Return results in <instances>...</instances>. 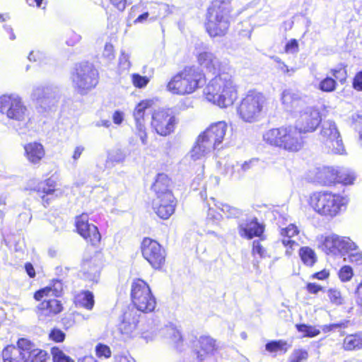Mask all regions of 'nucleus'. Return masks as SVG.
Segmentation results:
<instances>
[{
    "instance_id": "1",
    "label": "nucleus",
    "mask_w": 362,
    "mask_h": 362,
    "mask_svg": "<svg viewBox=\"0 0 362 362\" xmlns=\"http://www.w3.org/2000/svg\"><path fill=\"white\" fill-rule=\"evenodd\" d=\"M198 64L206 71L218 73L204 89L206 100L221 108L231 106L238 98L237 86L227 64L222 63L211 52L204 50L197 54Z\"/></svg>"
},
{
    "instance_id": "2",
    "label": "nucleus",
    "mask_w": 362,
    "mask_h": 362,
    "mask_svg": "<svg viewBox=\"0 0 362 362\" xmlns=\"http://www.w3.org/2000/svg\"><path fill=\"white\" fill-rule=\"evenodd\" d=\"M0 112L14 122V127L19 134H25L31 127L30 110L18 95H1Z\"/></svg>"
},
{
    "instance_id": "3",
    "label": "nucleus",
    "mask_w": 362,
    "mask_h": 362,
    "mask_svg": "<svg viewBox=\"0 0 362 362\" xmlns=\"http://www.w3.org/2000/svg\"><path fill=\"white\" fill-rule=\"evenodd\" d=\"M348 199L329 191L315 192L309 197L310 207L319 215L327 218L337 216L345 209Z\"/></svg>"
},
{
    "instance_id": "4",
    "label": "nucleus",
    "mask_w": 362,
    "mask_h": 362,
    "mask_svg": "<svg viewBox=\"0 0 362 362\" xmlns=\"http://www.w3.org/2000/svg\"><path fill=\"white\" fill-rule=\"evenodd\" d=\"M204 83V75L194 66H187L173 76L166 90L173 95H185L194 93Z\"/></svg>"
},
{
    "instance_id": "5",
    "label": "nucleus",
    "mask_w": 362,
    "mask_h": 362,
    "mask_svg": "<svg viewBox=\"0 0 362 362\" xmlns=\"http://www.w3.org/2000/svg\"><path fill=\"white\" fill-rule=\"evenodd\" d=\"M205 26L211 37L225 35L230 26V10L225 4L213 3L208 9Z\"/></svg>"
},
{
    "instance_id": "6",
    "label": "nucleus",
    "mask_w": 362,
    "mask_h": 362,
    "mask_svg": "<svg viewBox=\"0 0 362 362\" xmlns=\"http://www.w3.org/2000/svg\"><path fill=\"white\" fill-rule=\"evenodd\" d=\"M319 140L329 152L340 155L345 153L341 134L337 124L332 120L327 119L322 123Z\"/></svg>"
},
{
    "instance_id": "7",
    "label": "nucleus",
    "mask_w": 362,
    "mask_h": 362,
    "mask_svg": "<svg viewBox=\"0 0 362 362\" xmlns=\"http://www.w3.org/2000/svg\"><path fill=\"white\" fill-rule=\"evenodd\" d=\"M131 297L134 305L141 312H151L156 307V298L148 284L141 279H134L132 283Z\"/></svg>"
},
{
    "instance_id": "8",
    "label": "nucleus",
    "mask_w": 362,
    "mask_h": 362,
    "mask_svg": "<svg viewBox=\"0 0 362 362\" xmlns=\"http://www.w3.org/2000/svg\"><path fill=\"white\" fill-rule=\"evenodd\" d=\"M265 97L260 93L250 92L241 101L238 113L245 122H255L265 105Z\"/></svg>"
},
{
    "instance_id": "9",
    "label": "nucleus",
    "mask_w": 362,
    "mask_h": 362,
    "mask_svg": "<svg viewBox=\"0 0 362 362\" xmlns=\"http://www.w3.org/2000/svg\"><path fill=\"white\" fill-rule=\"evenodd\" d=\"M74 88L81 94H85L98 83L97 71L89 64H79L72 74Z\"/></svg>"
},
{
    "instance_id": "10",
    "label": "nucleus",
    "mask_w": 362,
    "mask_h": 362,
    "mask_svg": "<svg viewBox=\"0 0 362 362\" xmlns=\"http://www.w3.org/2000/svg\"><path fill=\"white\" fill-rule=\"evenodd\" d=\"M319 247L327 255L344 256L356 248V243L349 237L332 233L322 238Z\"/></svg>"
},
{
    "instance_id": "11",
    "label": "nucleus",
    "mask_w": 362,
    "mask_h": 362,
    "mask_svg": "<svg viewBox=\"0 0 362 362\" xmlns=\"http://www.w3.org/2000/svg\"><path fill=\"white\" fill-rule=\"evenodd\" d=\"M296 113L298 114L296 127L303 134L311 133L316 130L321 122V115L317 108L307 103Z\"/></svg>"
},
{
    "instance_id": "12",
    "label": "nucleus",
    "mask_w": 362,
    "mask_h": 362,
    "mask_svg": "<svg viewBox=\"0 0 362 362\" xmlns=\"http://www.w3.org/2000/svg\"><path fill=\"white\" fill-rule=\"evenodd\" d=\"M176 118L169 110L158 109L151 115V127L160 136H166L173 132Z\"/></svg>"
},
{
    "instance_id": "13",
    "label": "nucleus",
    "mask_w": 362,
    "mask_h": 362,
    "mask_svg": "<svg viewBox=\"0 0 362 362\" xmlns=\"http://www.w3.org/2000/svg\"><path fill=\"white\" fill-rule=\"evenodd\" d=\"M142 255L154 269H160L165 261V252L160 245L150 238H144L141 245Z\"/></svg>"
},
{
    "instance_id": "14",
    "label": "nucleus",
    "mask_w": 362,
    "mask_h": 362,
    "mask_svg": "<svg viewBox=\"0 0 362 362\" xmlns=\"http://www.w3.org/2000/svg\"><path fill=\"white\" fill-rule=\"evenodd\" d=\"M152 103V101L149 100H142L136 105L133 112L135 125L134 134L139 138L143 145H146L148 143L145 116L146 110L150 108Z\"/></svg>"
},
{
    "instance_id": "15",
    "label": "nucleus",
    "mask_w": 362,
    "mask_h": 362,
    "mask_svg": "<svg viewBox=\"0 0 362 362\" xmlns=\"http://www.w3.org/2000/svg\"><path fill=\"white\" fill-rule=\"evenodd\" d=\"M88 221V215L83 213L76 217V227L78 233L87 242L93 245H96L100 243L101 235L98 227L89 223Z\"/></svg>"
},
{
    "instance_id": "16",
    "label": "nucleus",
    "mask_w": 362,
    "mask_h": 362,
    "mask_svg": "<svg viewBox=\"0 0 362 362\" xmlns=\"http://www.w3.org/2000/svg\"><path fill=\"white\" fill-rule=\"evenodd\" d=\"M30 341L25 339H21L18 341V346H8L2 351V358L4 362H26V351L25 349H29Z\"/></svg>"
},
{
    "instance_id": "17",
    "label": "nucleus",
    "mask_w": 362,
    "mask_h": 362,
    "mask_svg": "<svg viewBox=\"0 0 362 362\" xmlns=\"http://www.w3.org/2000/svg\"><path fill=\"white\" fill-rule=\"evenodd\" d=\"M154 212L163 219H168L175 211V200L173 194L155 197L152 202Z\"/></svg>"
},
{
    "instance_id": "18",
    "label": "nucleus",
    "mask_w": 362,
    "mask_h": 362,
    "mask_svg": "<svg viewBox=\"0 0 362 362\" xmlns=\"http://www.w3.org/2000/svg\"><path fill=\"white\" fill-rule=\"evenodd\" d=\"M301 134L303 133L296 127H284L281 148L292 152L299 151L303 145Z\"/></svg>"
},
{
    "instance_id": "19",
    "label": "nucleus",
    "mask_w": 362,
    "mask_h": 362,
    "mask_svg": "<svg viewBox=\"0 0 362 362\" xmlns=\"http://www.w3.org/2000/svg\"><path fill=\"white\" fill-rule=\"evenodd\" d=\"M219 349L216 340L209 336H201L196 345V354L199 361H203L213 356Z\"/></svg>"
},
{
    "instance_id": "20",
    "label": "nucleus",
    "mask_w": 362,
    "mask_h": 362,
    "mask_svg": "<svg viewBox=\"0 0 362 362\" xmlns=\"http://www.w3.org/2000/svg\"><path fill=\"white\" fill-rule=\"evenodd\" d=\"M227 129L228 126L225 122H218L210 125L200 136L210 141L215 148L222 143Z\"/></svg>"
},
{
    "instance_id": "21",
    "label": "nucleus",
    "mask_w": 362,
    "mask_h": 362,
    "mask_svg": "<svg viewBox=\"0 0 362 362\" xmlns=\"http://www.w3.org/2000/svg\"><path fill=\"white\" fill-rule=\"evenodd\" d=\"M213 149L211 143L199 135L187 156L194 161L203 160Z\"/></svg>"
},
{
    "instance_id": "22",
    "label": "nucleus",
    "mask_w": 362,
    "mask_h": 362,
    "mask_svg": "<svg viewBox=\"0 0 362 362\" xmlns=\"http://www.w3.org/2000/svg\"><path fill=\"white\" fill-rule=\"evenodd\" d=\"M281 100L286 110L295 113L306 103L297 93L290 89L284 90L282 92Z\"/></svg>"
},
{
    "instance_id": "23",
    "label": "nucleus",
    "mask_w": 362,
    "mask_h": 362,
    "mask_svg": "<svg viewBox=\"0 0 362 362\" xmlns=\"http://www.w3.org/2000/svg\"><path fill=\"white\" fill-rule=\"evenodd\" d=\"M264 232V226L252 219L250 221L242 223L239 226V234L241 237L251 239L253 237H259Z\"/></svg>"
},
{
    "instance_id": "24",
    "label": "nucleus",
    "mask_w": 362,
    "mask_h": 362,
    "mask_svg": "<svg viewBox=\"0 0 362 362\" xmlns=\"http://www.w3.org/2000/svg\"><path fill=\"white\" fill-rule=\"evenodd\" d=\"M171 185V180L166 174H158L152 186V189L156 194V197H161L165 196L167 194H173Z\"/></svg>"
},
{
    "instance_id": "25",
    "label": "nucleus",
    "mask_w": 362,
    "mask_h": 362,
    "mask_svg": "<svg viewBox=\"0 0 362 362\" xmlns=\"http://www.w3.org/2000/svg\"><path fill=\"white\" fill-rule=\"evenodd\" d=\"M337 173L336 168L332 167H322L315 170V180L323 185H331L336 183Z\"/></svg>"
},
{
    "instance_id": "26",
    "label": "nucleus",
    "mask_w": 362,
    "mask_h": 362,
    "mask_svg": "<svg viewBox=\"0 0 362 362\" xmlns=\"http://www.w3.org/2000/svg\"><path fill=\"white\" fill-rule=\"evenodd\" d=\"M24 150L26 158L33 164L39 163L45 154L43 146L37 142L26 144Z\"/></svg>"
},
{
    "instance_id": "27",
    "label": "nucleus",
    "mask_w": 362,
    "mask_h": 362,
    "mask_svg": "<svg viewBox=\"0 0 362 362\" xmlns=\"http://www.w3.org/2000/svg\"><path fill=\"white\" fill-rule=\"evenodd\" d=\"M39 317H49L59 313L62 310V305L57 299H45L39 305Z\"/></svg>"
},
{
    "instance_id": "28",
    "label": "nucleus",
    "mask_w": 362,
    "mask_h": 362,
    "mask_svg": "<svg viewBox=\"0 0 362 362\" xmlns=\"http://www.w3.org/2000/svg\"><path fill=\"white\" fill-rule=\"evenodd\" d=\"M130 16L133 18V23L134 25L144 24L146 23L148 20H155V18L153 16L149 17L150 13L148 11V9L146 7V6L144 5V2L143 1L134 6L132 8Z\"/></svg>"
},
{
    "instance_id": "29",
    "label": "nucleus",
    "mask_w": 362,
    "mask_h": 362,
    "mask_svg": "<svg viewBox=\"0 0 362 362\" xmlns=\"http://www.w3.org/2000/svg\"><path fill=\"white\" fill-rule=\"evenodd\" d=\"M81 273L84 279L97 282L100 275V265L95 259L84 260L81 265Z\"/></svg>"
},
{
    "instance_id": "30",
    "label": "nucleus",
    "mask_w": 362,
    "mask_h": 362,
    "mask_svg": "<svg viewBox=\"0 0 362 362\" xmlns=\"http://www.w3.org/2000/svg\"><path fill=\"white\" fill-rule=\"evenodd\" d=\"M32 98L42 106L54 103L56 100L54 92L50 88L42 86L37 87L33 90Z\"/></svg>"
},
{
    "instance_id": "31",
    "label": "nucleus",
    "mask_w": 362,
    "mask_h": 362,
    "mask_svg": "<svg viewBox=\"0 0 362 362\" xmlns=\"http://www.w3.org/2000/svg\"><path fill=\"white\" fill-rule=\"evenodd\" d=\"M137 325V318L132 317L130 314H125L119 329L124 338H132L136 334Z\"/></svg>"
},
{
    "instance_id": "32",
    "label": "nucleus",
    "mask_w": 362,
    "mask_h": 362,
    "mask_svg": "<svg viewBox=\"0 0 362 362\" xmlns=\"http://www.w3.org/2000/svg\"><path fill=\"white\" fill-rule=\"evenodd\" d=\"M41 198L44 203L49 204V200L53 197H59L62 192L60 189H56L54 182L48 180L45 182L42 183L38 189Z\"/></svg>"
},
{
    "instance_id": "33",
    "label": "nucleus",
    "mask_w": 362,
    "mask_h": 362,
    "mask_svg": "<svg viewBox=\"0 0 362 362\" xmlns=\"http://www.w3.org/2000/svg\"><path fill=\"white\" fill-rule=\"evenodd\" d=\"M162 335L169 340L177 349L183 345V339L180 332L173 325H168L161 330Z\"/></svg>"
},
{
    "instance_id": "34",
    "label": "nucleus",
    "mask_w": 362,
    "mask_h": 362,
    "mask_svg": "<svg viewBox=\"0 0 362 362\" xmlns=\"http://www.w3.org/2000/svg\"><path fill=\"white\" fill-rule=\"evenodd\" d=\"M284 127L274 128L267 131L263 135L264 141L268 144L281 148L284 139Z\"/></svg>"
},
{
    "instance_id": "35",
    "label": "nucleus",
    "mask_w": 362,
    "mask_h": 362,
    "mask_svg": "<svg viewBox=\"0 0 362 362\" xmlns=\"http://www.w3.org/2000/svg\"><path fill=\"white\" fill-rule=\"evenodd\" d=\"M74 303L77 307L91 310L95 304L94 296L90 291H82L75 296Z\"/></svg>"
},
{
    "instance_id": "36",
    "label": "nucleus",
    "mask_w": 362,
    "mask_h": 362,
    "mask_svg": "<svg viewBox=\"0 0 362 362\" xmlns=\"http://www.w3.org/2000/svg\"><path fill=\"white\" fill-rule=\"evenodd\" d=\"M62 291V283L60 281H56L54 283L52 287L47 286L35 292L34 298L37 300H41L44 297L59 296Z\"/></svg>"
},
{
    "instance_id": "37",
    "label": "nucleus",
    "mask_w": 362,
    "mask_h": 362,
    "mask_svg": "<svg viewBox=\"0 0 362 362\" xmlns=\"http://www.w3.org/2000/svg\"><path fill=\"white\" fill-rule=\"evenodd\" d=\"M337 173V179L336 182L341 183L344 185H353L356 179L355 172L349 168L338 167L336 168Z\"/></svg>"
},
{
    "instance_id": "38",
    "label": "nucleus",
    "mask_w": 362,
    "mask_h": 362,
    "mask_svg": "<svg viewBox=\"0 0 362 362\" xmlns=\"http://www.w3.org/2000/svg\"><path fill=\"white\" fill-rule=\"evenodd\" d=\"M29 349L26 351V362H47V354L45 351L35 348L34 344L30 342Z\"/></svg>"
},
{
    "instance_id": "39",
    "label": "nucleus",
    "mask_w": 362,
    "mask_h": 362,
    "mask_svg": "<svg viewBox=\"0 0 362 362\" xmlns=\"http://www.w3.org/2000/svg\"><path fill=\"white\" fill-rule=\"evenodd\" d=\"M298 255L302 262L308 267H313L317 260V256L315 250L308 246L300 247Z\"/></svg>"
},
{
    "instance_id": "40",
    "label": "nucleus",
    "mask_w": 362,
    "mask_h": 362,
    "mask_svg": "<svg viewBox=\"0 0 362 362\" xmlns=\"http://www.w3.org/2000/svg\"><path fill=\"white\" fill-rule=\"evenodd\" d=\"M343 347L346 351L361 349L362 348V334L346 336L344 339Z\"/></svg>"
},
{
    "instance_id": "41",
    "label": "nucleus",
    "mask_w": 362,
    "mask_h": 362,
    "mask_svg": "<svg viewBox=\"0 0 362 362\" xmlns=\"http://www.w3.org/2000/svg\"><path fill=\"white\" fill-rule=\"evenodd\" d=\"M291 345L284 340H276L268 342L265 349L270 353L285 354L291 348Z\"/></svg>"
},
{
    "instance_id": "42",
    "label": "nucleus",
    "mask_w": 362,
    "mask_h": 362,
    "mask_svg": "<svg viewBox=\"0 0 362 362\" xmlns=\"http://www.w3.org/2000/svg\"><path fill=\"white\" fill-rule=\"evenodd\" d=\"M244 173L243 170L240 168V162H236L235 164H228L225 169V174L235 180L240 179Z\"/></svg>"
},
{
    "instance_id": "43",
    "label": "nucleus",
    "mask_w": 362,
    "mask_h": 362,
    "mask_svg": "<svg viewBox=\"0 0 362 362\" xmlns=\"http://www.w3.org/2000/svg\"><path fill=\"white\" fill-rule=\"evenodd\" d=\"M244 173L243 170L240 168V162H236L235 164H228L225 169V174L235 180L240 179Z\"/></svg>"
},
{
    "instance_id": "44",
    "label": "nucleus",
    "mask_w": 362,
    "mask_h": 362,
    "mask_svg": "<svg viewBox=\"0 0 362 362\" xmlns=\"http://www.w3.org/2000/svg\"><path fill=\"white\" fill-rule=\"evenodd\" d=\"M216 207L221 210L228 218H236L241 215V211L227 204L218 203Z\"/></svg>"
},
{
    "instance_id": "45",
    "label": "nucleus",
    "mask_w": 362,
    "mask_h": 362,
    "mask_svg": "<svg viewBox=\"0 0 362 362\" xmlns=\"http://www.w3.org/2000/svg\"><path fill=\"white\" fill-rule=\"evenodd\" d=\"M337 85V81L332 76H327L320 82L318 88L323 92L331 93L336 90Z\"/></svg>"
},
{
    "instance_id": "46",
    "label": "nucleus",
    "mask_w": 362,
    "mask_h": 362,
    "mask_svg": "<svg viewBox=\"0 0 362 362\" xmlns=\"http://www.w3.org/2000/svg\"><path fill=\"white\" fill-rule=\"evenodd\" d=\"M296 328L298 332L303 333V337H314L320 333V329L316 327L305 324L296 325Z\"/></svg>"
},
{
    "instance_id": "47",
    "label": "nucleus",
    "mask_w": 362,
    "mask_h": 362,
    "mask_svg": "<svg viewBox=\"0 0 362 362\" xmlns=\"http://www.w3.org/2000/svg\"><path fill=\"white\" fill-rule=\"evenodd\" d=\"M96 356L100 359H107L112 356V351L109 346L98 343L95 347Z\"/></svg>"
},
{
    "instance_id": "48",
    "label": "nucleus",
    "mask_w": 362,
    "mask_h": 362,
    "mask_svg": "<svg viewBox=\"0 0 362 362\" xmlns=\"http://www.w3.org/2000/svg\"><path fill=\"white\" fill-rule=\"evenodd\" d=\"M51 353L52 355L53 362H74L71 357L66 355L59 348H52Z\"/></svg>"
},
{
    "instance_id": "49",
    "label": "nucleus",
    "mask_w": 362,
    "mask_h": 362,
    "mask_svg": "<svg viewBox=\"0 0 362 362\" xmlns=\"http://www.w3.org/2000/svg\"><path fill=\"white\" fill-rule=\"evenodd\" d=\"M308 358V353L303 349H296L291 354L287 362H304Z\"/></svg>"
},
{
    "instance_id": "50",
    "label": "nucleus",
    "mask_w": 362,
    "mask_h": 362,
    "mask_svg": "<svg viewBox=\"0 0 362 362\" xmlns=\"http://www.w3.org/2000/svg\"><path fill=\"white\" fill-rule=\"evenodd\" d=\"M131 77L133 85L138 88H145L150 81V77L143 76L139 74H133Z\"/></svg>"
},
{
    "instance_id": "51",
    "label": "nucleus",
    "mask_w": 362,
    "mask_h": 362,
    "mask_svg": "<svg viewBox=\"0 0 362 362\" xmlns=\"http://www.w3.org/2000/svg\"><path fill=\"white\" fill-rule=\"evenodd\" d=\"M130 56L128 53L122 50L119 57V69L122 71H127L131 67V62L129 60Z\"/></svg>"
},
{
    "instance_id": "52",
    "label": "nucleus",
    "mask_w": 362,
    "mask_h": 362,
    "mask_svg": "<svg viewBox=\"0 0 362 362\" xmlns=\"http://www.w3.org/2000/svg\"><path fill=\"white\" fill-rule=\"evenodd\" d=\"M330 74L334 79L337 81L344 83L346 79V71L344 67L339 66L331 69Z\"/></svg>"
},
{
    "instance_id": "53",
    "label": "nucleus",
    "mask_w": 362,
    "mask_h": 362,
    "mask_svg": "<svg viewBox=\"0 0 362 362\" xmlns=\"http://www.w3.org/2000/svg\"><path fill=\"white\" fill-rule=\"evenodd\" d=\"M281 235L286 239H291L299 234L300 230L295 224H289L287 227L281 229Z\"/></svg>"
},
{
    "instance_id": "54",
    "label": "nucleus",
    "mask_w": 362,
    "mask_h": 362,
    "mask_svg": "<svg viewBox=\"0 0 362 362\" xmlns=\"http://www.w3.org/2000/svg\"><path fill=\"white\" fill-rule=\"evenodd\" d=\"M328 296L330 301L336 305H341L344 303V299L340 291L337 288H330L328 290Z\"/></svg>"
},
{
    "instance_id": "55",
    "label": "nucleus",
    "mask_w": 362,
    "mask_h": 362,
    "mask_svg": "<svg viewBox=\"0 0 362 362\" xmlns=\"http://www.w3.org/2000/svg\"><path fill=\"white\" fill-rule=\"evenodd\" d=\"M346 255H348V259L350 262L361 264L362 263V252L358 250L356 245V248L349 251Z\"/></svg>"
},
{
    "instance_id": "56",
    "label": "nucleus",
    "mask_w": 362,
    "mask_h": 362,
    "mask_svg": "<svg viewBox=\"0 0 362 362\" xmlns=\"http://www.w3.org/2000/svg\"><path fill=\"white\" fill-rule=\"evenodd\" d=\"M338 275L341 281H350L354 275L353 269L350 266H344L340 269Z\"/></svg>"
},
{
    "instance_id": "57",
    "label": "nucleus",
    "mask_w": 362,
    "mask_h": 362,
    "mask_svg": "<svg viewBox=\"0 0 362 362\" xmlns=\"http://www.w3.org/2000/svg\"><path fill=\"white\" fill-rule=\"evenodd\" d=\"M282 244L286 247V255L287 256H291L293 251L298 247V244L291 239H286V238H283Z\"/></svg>"
},
{
    "instance_id": "58",
    "label": "nucleus",
    "mask_w": 362,
    "mask_h": 362,
    "mask_svg": "<svg viewBox=\"0 0 362 362\" xmlns=\"http://www.w3.org/2000/svg\"><path fill=\"white\" fill-rule=\"evenodd\" d=\"M102 56L107 62H110L114 59L115 52L114 47L112 44L106 43L105 45Z\"/></svg>"
},
{
    "instance_id": "59",
    "label": "nucleus",
    "mask_w": 362,
    "mask_h": 362,
    "mask_svg": "<svg viewBox=\"0 0 362 362\" xmlns=\"http://www.w3.org/2000/svg\"><path fill=\"white\" fill-rule=\"evenodd\" d=\"M252 253L253 255H258L260 257H267V251L259 240L253 241Z\"/></svg>"
},
{
    "instance_id": "60",
    "label": "nucleus",
    "mask_w": 362,
    "mask_h": 362,
    "mask_svg": "<svg viewBox=\"0 0 362 362\" xmlns=\"http://www.w3.org/2000/svg\"><path fill=\"white\" fill-rule=\"evenodd\" d=\"M81 40V36L74 31H70L67 34L66 44L69 46H74L78 44Z\"/></svg>"
},
{
    "instance_id": "61",
    "label": "nucleus",
    "mask_w": 362,
    "mask_h": 362,
    "mask_svg": "<svg viewBox=\"0 0 362 362\" xmlns=\"http://www.w3.org/2000/svg\"><path fill=\"white\" fill-rule=\"evenodd\" d=\"M49 338L56 342H62L64 340L65 334L59 329H53L49 333Z\"/></svg>"
},
{
    "instance_id": "62",
    "label": "nucleus",
    "mask_w": 362,
    "mask_h": 362,
    "mask_svg": "<svg viewBox=\"0 0 362 362\" xmlns=\"http://www.w3.org/2000/svg\"><path fill=\"white\" fill-rule=\"evenodd\" d=\"M285 52L287 53L294 54L298 52V43L295 39L288 41L285 46Z\"/></svg>"
},
{
    "instance_id": "63",
    "label": "nucleus",
    "mask_w": 362,
    "mask_h": 362,
    "mask_svg": "<svg viewBox=\"0 0 362 362\" xmlns=\"http://www.w3.org/2000/svg\"><path fill=\"white\" fill-rule=\"evenodd\" d=\"M354 128L358 131L360 139L362 141V116L354 115L352 116Z\"/></svg>"
},
{
    "instance_id": "64",
    "label": "nucleus",
    "mask_w": 362,
    "mask_h": 362,
    "mask_svg": "<svg viewBox=\"0 0 362 362\" xmlns=\"http://www.w3.org/2000/svg\"><path fill=\"white\" fill-rule=\"evenodd\" d=\"M353 87L358 91L362 90V71H358L353 80Z\"/></svg>"
}]
</instances>
